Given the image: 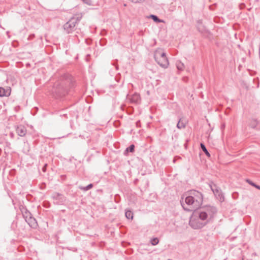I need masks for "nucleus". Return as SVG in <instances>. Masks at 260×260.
<instances>
[{
    "label": "nucleus",
    "instance_id": "obj_13",
    "mask_svg": "<svg viewBox=\"0 0 260 260\" xmlns=\"http://www.w3.org/2000/svg\"><path fill=\"white\" fill-rule=\"evenodd\" d=\"M210 187L214 193V195H216V194L219 193L220 192H221V189L219 187H217L216 184H210Z\"/></svg>",
    "mask_w": 260,
    "mask_h": 260
},
{
    "label": "nucleus",
    "instance_id": "obj_19",
    "mask_svg": "<svg viewBox=\"0 0 260 260\" xmlns=\"http://www.w3.org/2000/svg\"><path fill=\"white\" fill-rule=\"evenodd\" d=\"M200 146H201V149L204 151V152L206 154V155L207 156L210 157V154L209 153V152L208 151L205 145L203 143H201Z\"/></svg>",
    "mask_w": 260,
    "mask_h": 260
},
{
    "label": "nucleus",
    "instance_id": "obj_9",
    "mask_svg": "<svg viewBox=\"0 0 260 260\" xmlns=\"http://www.w3.org/2000/svg\"><path fill=\"white\" fill-rule=\"evenodd\" d=\"M25 221L31 228L33 229H36L38 226L37 220L34 217H32V216L29 217V218L26 219Z\"/></svg>",
    "mask_w": 260,
    "mask_h": 260
},
{
    "label": "nucleus",
    "instance_id": "obj_10",
    "mask_svg": "<svg viewBox=\"0 0 260 260\" xmlns=\"http://www.w3.org/2000/svg\"><path fill=\"white\" fill-rule=\"evenodd\" d=\"M21 211L25 220L32 216L31 213L25 207H22V208H21Z\"/></svg>",
    "mask_w": 260,
    "mask_h": 260
},
{
    "label": "nucleus",
    "instance_id": "obj_11",
    "mask_svg": "<svg viewBox=\"0 0 260 260\" xmlns=\"http://www.w3.org/2000/svg\"><path fill=\"white\" fill-rule=\"evenodd\" d=\"M186 121L183 118H180L177 124V127L178 129H182L185 127L186 126Z\"/></svg>",
    "mask_w": 260,
    "mask_h": 260
},
{
    "label": "nucleus",
    "instance_id": "obj_29",
    "mask_svg": "<svg viewBox=\"0 0 260 260\" xmlns=\"http://www.w3.org/2000/svg\"><path fill=\"white\" fill-rule=\"evenodd\" d=\"M140 121H138L136 122V125L137 127H139L140 126Z\"/></svg>",
    "mask_w": 260,
    "mask_h": 260
},
{
    "label": "nucleus",
    "instance_id": "obj_30",
    "mask_svg": "<svg viewBox=\"0 0 260 260\" xmlns=\"http://www.w3.org/2000/svg\"><path fill=\"white\" fill-rule=\"evenodd\" d=\"M10 136H11V138H13V137H14V134H13V133H11V134H10Z\"/></svg>",
    "mask_w": 260,
    "mask_h": 260
},
{
    "label": "nucleus",
    "instance_id": "obj_18",
    "mask_svg": "<svg viewBox=\"0 0 260 260\" xmlns=\"http://www.w3.org/2000/svg\"><path fill=\"white\" fill-rule=\"evenodd\" d=\"M217 200H218L220 202H223L224 201V198L222 192H220V193L216 194L215 195Z\"/></svg>",
    "mask_w": 260,
    "mask_h": 260
},
{
    "label": "nucleus",
    "instance_id": "obj_8",
    "mask_svg": "<svg viewBox=\"0 0 260 260\" xmlns=\"http://www.w3.org/2000/svg\"><path fill=\"white\" fill-rule=\"evenodd\" d=\"M16 131L18 135L20 137H24L26 134L27 129L24 125H19L16 127Z\"/></svg>",
    "mask_w": 260,
    "mask_h": 260
},
{
    "label": "nucleus",
    "instance_id": "obj_15",
    "mask_svg": "<svg viewBox=\"0 0 260 260\" xmlns=\"http://www.w3.org/2000/svg\"><path fill=\"white\" fill-rule=\"evenodd\" d=\"M93 187V184L92 183H90L89 184H88L87 186H79V188L83 191H87L89 189H90L91 188H92Z\"/></svg>",
    "mask_w": 260,
    "mask_h": 260
},
{
    "label": "nucleus",
    "instance_id": "obj_6",
    "mask_svg": "<svg viewBox=\"0 0 260 260\" xmlns=\"http://www.w3.org/2000/svg\"><path fill=\"white\" fill-rule=\"evenodd\" d=\"M127 99L132 104H138L140 103L141 98L140 96L138 93H134L132 95H129Z\"/></svg>",
    "mask_w": 260,
    "mask_h": 260
},
{
    "label": "nucleus",
    "instance_id": "obj_25",
    "mask_svg": "<svg viewBox=\"0 0 260 260\" xmlns=\"http://www.w3.org/2000/svg\"><path fill=\"white\" fill-rule=\"evenodd\" d=\"M83 1V2L86 4H87V5H89V6H91L92 5V2L91 0H82Z\"/></svg>",
    "mask_w": 260,
    "mask_h": 260
},
{
    "label": "nucleus",
    "instance_id": "obj_3",
    "mask_svg": "<svg viewBox=\"0 0 260 260\" xmlns=\"http://www.w3.org/2000/svg\"><path fill=\"white\" fill-rule=\"evenodd\" d=\"M217 212V210L215 207L208 205L201 208L198 213L201 220L209 221L214 217Z\"/></svg>",
    "mask_w": 260,
    "mask_h": 260
},
{
    "label": "nucleus",
    "instance_id": "obj_24",
    "mask_svg": "<svg viewBox=\"0 0 260 260\" xmlns=\"http://www.w3.org/2000/svg\"><path fill=\"white\" fill-rule=\"evenodd\" d=\"M257 124V121L256 119H253L250 124V126L253 128H254L256 127V125Z\"/></svg>",
    "mask_w": 260,
    "mask_h": 260
},
{
    "label": "nucleus",
    "instance_id": "obj_7",
    "mask_svg": "<svg viewBox=\"0 0 260 260\" xmlns=\"http://www.w3.org/2000/svg\"><path fill=\"white\" fill-rule=\"evenodd\" d=\"M189 224L192 228L198 229L203 228L205 225V223L200 222L197 220L191 219L189 221Z\"/></svg>",
    "mask_w": 260,
    "mask_h": 260
},
{
    "label": "nucleus",
    "instance_id": "obj_17",
    "mask_svg": "<svg viewBox=\"0 0 260 260\" xmlns=\"http://www.w3.org/2000/svg\"><path fill=\"white\" fill-rule=\"evenodd\" d=\"M176 64V67L178 70H183L184 68V65L182 62H181L180 61H177Z\"/></svg>",
    "mask_w": 260,
    "mask_h": 260
},
{
    "label": "nucleus",
    "instance_id": "obj_16",
    "mask_svg": "<svg viewBox=\"0 0 260 260\" xmlns=\"http://www.w3.org/2000/svg\"><path fill=\"white\" fill-rule=\"evenodd\" d=\"M125 217L128 219H133V213L128 210H126L125 213Z\"/></svg>",
    "mask_w": 260,
    "mask_h": 260
},
{
    "label": "nucleus",
    "instance_id": "obj_12",
    "mask_svg": "<svg viewBox=\"0 0 260 260\" xmlns=\"http://www.w3.org/2000/svg\"><path fill=\"white\" fill-rule=\"evenodd\" d=\"M10 94V89H5L3 87H0V96H7Z\"/></svg>",
    "mask_w": 260,
    "mask_h": 260
},
{
    "label": "nucleus",
    "instance_id": "obj_14",
    "mask_svg": "<svg viewBox=\"0 0 260 260\" xmlns=\"http://www.w3.org/2000/svg\"><path fill=\"white\" fill-rule=\"evenodd\" d=\"M52 197L55 200H59L60 202H62L63 201L64 197L63 196L57 192H55L53 194Z\"/></svg>",
    "mask_w": 260,
    "mask_h": 260
},
{
    "label": "nucleus",
    "instance_id": "obj_2",
    "mask_svg": "<svg viewBox=\"0 0 260 260\" xmlns=\"http://www.w3.org/2000/svg\"><path fill=\"white\" fill-rule=\"evenodd\" d=\"M70 82L69 75H64L60 77L54 83L50 92L56 97L64 96L68 91V85L70 83Z\"/></svg>",
    "mask_w": 260,
    "mask_h": 260
},
{
    "label": "nucleus",
    "instance_id": "obj_23",
    "mask_svg": "<svg viewBox=\"0 0 260 260\" xmlns=\"http://www.w3.org/2000/svg\"><path fill=\"white\" fill-rule=\"evenodd\" d=\"M246 182L248 183L250 185H252V186L255 187L256 188L260 190V186L256 185L255 183L251 181L249 179H247Z\"/></svg>",
    "mask_w": 260,
    "mask_h": 260
},
{
    "label": "nucleus",
    "instance_id": "obj_26",
    "mask_svg": "<svg viewBox=\"0 0 260 260\" xmlns=\"http://www.w3.org/2000/svg\"><path fill=\"white\" fill-rule=\"evenodd\" d=\"M232 197L234 199H237L238 197V193L237 192H234L232 193Z\"/></svg>",
    "mask_w": 260,
    "mask_h": 260
},
{
    "label": "nucleus",
    "instance_id": "obj_4",
    "mask_svg": "<svg viewBox=\"0 0 260 260\" xmlns=\"http://www.w3.org/2000/svg\"><path fill=\"white\" fill-rule=\"evenodd\" d=\"M154 57L157 63L163 68H167L169 66V61L165 52L160 48L157 49L154 54Z\"/></svg>",
    "mask_w": 260,
    "mask_h": 260
},
{
    "label": "nucleus",
    "instance_id": "obj_28",
    "mask_svg": "<svg viewBox=\"0 0 260 260\" xmlns=\"http://www.w3.org/2000/svg\"><path fill=\"white\" fill-rule=\"evenodd\" d=\"M46 167H47V164H45V165L43 166V168H42V171H43L44 172H46Z\"/></svg>",
    "mask_w": 260,
    "mask_h": 260
},
{
    "label": "nucleus",
    "instance_id": "obj_22",
    "mask_svg": "<svg viewBox=\"0 0 260 260\" xmlns=\"http://www.w3.org/2000/svg\"><path fill=\"white\" fill-rule=\"evenodd\" d=\"M159 243V240L157 238H153L151 239L150 243L152 245L155 246Z\"/></svg>",
    "mask_w": 260,
    "mask_h": 260
},
{
    "label": "nucleus",
    "instance_id": "obj_20",
    "mask_svg": "<svg viewBox=\"0 0 260 260\" xmlns=\"http://www.w3.org/2000/svg\"><path fill=\"white\" fill-rule=\"evenodd\" d=\"M135 149V145L134 144L131 145L128 147H127L124 152V154L126 153V152H133L134 151Z\"/></svg>",
    "mask_w": 260,
    "mask_h": 260
},
{
    "label": "nucleus",
    "instance_id": "obj_21",
    "mask_svg": "<svg viewBox=\"0 0 260 260\" xmlns=\"http://www.w3.org/2000/svg\"><path fill=\"white\" fill-rule=\"evenodd\" d=\"M150 17L153 19V20L157 23H159L162 22L161 20L159 19V18L154 15H151Z\"/></svg>",
    "mask_w": 260,
    "mask_h": 260
},
{
    "label": "nucleus",
    "instance_id": "obj_5",
    "mask_svg": "<svg viewBox=\"0 0 260 260\" xmlns=\"http://www.w3.org/2000/svg\"><path fill=\"white\" fill-rule=\"evenodd\" d=\"M81 17H72L63 25L64 30L67 33H72L74 30L76 24L79 22Z\"/></svg>",
    "mask_w": 260,
    "mask_h": 260
},
{
    "label": "nucleus",
    "instance_id": "obj_1",
    "mask_svg": "<svg viewBox=\"0 0 260 260\" xmlns=\"http://www.w3.org/2000/svg\"><path fill=\"white\" fill-rule=\"evenodd\" d=\"M203 194L201 192L192 190H190L185 198L184 203L181 202V205L184 210L193 211L198 209L202 204Z\"/></svg>",
    "mask_w": 260,
    "mask_h": 260
},
{
    "label": "nucleus",
    "instance_id": "obj_27",
    "mask_svg": "<svg viewBox=\"0 0 260 260\" xmlns=\"http://www.w3.org/2000/svg\"><path fill=\"white\" fill-rule=\"evenodd\" d=\"M35 37V35L34 34H31L29 36L28 38V40H31V39H32Z\"/></svg>",
    "mask_w": 260,
    "mask_h": 260
},
{
    "label": "nucleus",
    "instance_id": "obj_31",
    "mask_svg": "<svg viewBox=\"0 0 260 260\" xmlns=\"http://www.w3.org/2000/svg\"><path fill=\"white\" fill-rule=\"evenodd\" d=\"M67 114H63V116H66Z\"/></svg>",
    "mask_w": 260,
    "mask_h": 260
}]
</instances>
